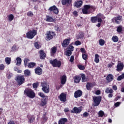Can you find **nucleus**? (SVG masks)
Returning <instances> with one entry per match:
<instances>
[{"label":"nucleus","instance_id":"20","mask_svg":"<svg viewBox=\"0 0 124 124\" xmlns=\"http://www.w3.org/2000/svg\"><path fill=\"white\" fill-rule=\"evenodd\" d=\"M82 94V91H81L80 90H78L75 92L74 97L75 98H78V97H81Z\"/></svg>","mask_w":124,"mask_h":124},{"label":"nucleus","instance_id":"52","mask_svg":"<svg viewBox=\"0 0 124 124\" xmlns=\"http://www.w3.org/2000/svg\"><path fill=\"white\" fill-rule=\"evenodd\" d=\"M78 68L80 70H84L85 69V66L82 65H78Z\"/></svg>","mask_w":124,"mask_h":124},{"label":"nucleus","instance_id":"1","mask_svg":"<svg viewBox=\"0 0 124 124\" xmlns=\"http://www.w3.org/2000/svg\"><path fill=\"white\" fill-rule=\"evenodd\" d=\"M94 10H95V7L91 5H84L82 9V13L85 15L93 13Z\"/></svg>","mask_w":124,"mask_h":124},{"label":"nucleus","instance_id":"38","mask_svg":"<svg viewBox=\"0 0 124 124\" xmlns=\"http://www.w3.org/2000/svg\"><path fill=\"white\" fill-rule=\"evenodd\" d=\"M7 17L8 20L9 21V22L13 21V19H14V16L13 14H10V15L8 16Z\"/></svg>","mask_w":124,"mask_h":124},{"label":"nucleus","instance_id":"44","mask_svg":"<svg viewBox=\"0 0 124 124\" xmlns=\"http://www.w3.org/2000/svg\"><path fill=\"white\" fill-rule=\"evenodd\" d=\"M65 55L67 57H70V56H71V55H72V51L68 49L66 51Z\"/></svg>","mask_w":124,"mask_h":124},{"label":"nucleus","instance_id":"55","mask_svg":"<svg viewBox=\"0 0 124 124\" xmlns=\"http://www.w3.org/2000/svg\"><path fill=\"white\" fill-rule=\"evenodd\" d=\"M17 48V46L16 45H14L12 48V52H14V51H16V49Z\"/></svg>","mask_w":124,"mask_h":124},{"label":"nucleus","instance_id":"53","mask_svg":"<svg viewBox=\"0 0 124 124\" xmlns=\"http://www.w3.org/2000/svg\"><path fill=\"white\" fill-rule=\"evenodd\" d=\"M82 43L80 42V41H76L75 42V45L76 46H79V45H81Z\"/></svg>","mask_w":124,"mask_h":124},{"label":"nucleus","instance_id":"41","mask_svg":"<svg viewBox=\"0 0 124 124\" xmlns=\"http://www.w3.org/2000/svg\"><path fill=\"white\" fill-rule=\"evenodd\" d=\"M99 44L100 46H103L105 44V41L102 39L99 40Z\"/></svg>","mask_w":124,"mask_h":124},{"label":"nucleus","instance_id":"15","mask_svg":"<svg viewBox=\"0 0 124 124\" xmlns=\"http://www.w3.org/2000/svg\"><path fill=\"white\" fill-rule=\"evenodd\" d=\"M47 102H48V96H46L45 98H43L41 99L40 105L43 107L44 106H45L46 104H47Z\"/></svg>","mask_w":124,"mask_h":124},{"label":"nucleus","instance_id":"61","mask_svg":"<svg viewBox=\"0 0 124 124\" xmlns=\"http://www.w3.org/2000/svg\"><path fill=\"white\" fill-rule=\"evenodd\" d=\"M70 61L71 62H74V56L72 55L71 56Z\"/></svg>","mask_w":124,"mask_h":124},{"label":"nucleus","instance_id":"58","mask_svg":"<svg viewBox=\"0 0 124 124\" xmlns=\"http://www.w3.org/2000/svg\"><path fill=\"white\" fill-rule=\"evenodd\" d=\"M83 116L84 118H87V117L89 116V113L87 112H85L84 113H83Z\"/></svg>","mask_w":124,"mask_h":124},{"label":"nucleus","instance_id":"37","mask_svg":"<svg viewBox=\"0 0 124 124\" xmlns=\"http://www.w3.org/2000/svg\"><path fill=\"white\" fill-rule=\"evenodd\" d=\"M82 57L83 60H84V61H87V59H89V56L88 55V54L87 53L82 54Z\"/></svg>","mask_w":124,"mask_h":124},{"label":"nucleus","instance_id":"46","mask_svg":"<svg viewBox=\"0 0 124 124\" xmlns=\"http://www.w3.org/2000/svg\"><path fill=\"white\" fill-rule=\"evenodd\" d=\"M68 50H69L71 51V52H72L73 51H74V46L71 45H69L68 47Z\"/></svg>","mask_w":124,"mask_h":124},{"label":"nucleus","instance_id":"60","mask_svg":"<svg viewBox=\"0 0 124 124\" xmlns=\"http://www.w3.org/2000/svg\"><path fill=\"white\" fill-rule=\"evenodd\" d=\"M42 118H43V120H45V121H47V119H48V118L46 117V113H45V114H43Z\"/></svg>","mask_w":124,"mask_h":124},{"label":"nucleus","instance_id":"62","mask_svg":"<svg viewBox=\"0 0 124 124\" xmlns=\"http://www.w3.org/2000/svg\"><path fill=\"white\" fill-rule=\"evenodd\" d=\"M101 93V92H100V90H97V91L95 92V94H96L97 95H99Z\"/></svg>","mask_w":124,"mask_h":124},{"label":"nucleus","instance_id":"23","mask_svg":"<svg viewBox=\"0 0 124 124\" xmlns=\"http://www.w3.org/2000/svg\"><path fill=\"white\" fill-rule=\"evenodd\" d=\"M106 79L108 83L111 82V81L114 80V76L112 74H109L107 76Z\"/></svg>","mask_w":124,"mask_h":124},{"label":"nucleus","instance_id":"19","mask_svg":"<svg viewBox=\"0 0 124 124\" xmlns=\"http://www.w3.org/2000/svg\"><path fill=\"white\" fill-rule=\"evenodd\" d=\"M96 17L98 19V23H102V19H105V17L101 13L97 14Z\"/></svg>","mask_w":124,"mask_h":124},{"label":"nucleus","instance_id":"3","mask_svg":"<svg viewBox=\"0 0 124 124\" xmlns=\"http://www.w3.org/2000/svg\"><path fill=\"white\" fill-rule=\"evenodd\" d=\"M15 80L17 84V86H21L25 83L26 78H25V76L22 75L16 77Z\"/></svg>","mask_w":124,"mask_h":124},{"label":"nucleus","instance_id":"17","mask_svg":"<svg viewBox=\"0 0 124 124\" xmlns=\"http://www.w3.org/2000/svg\"><path fill=\"white\" fill-rule=\"evenodd\" d=\"M59 98L61 101H62V102H65V101H66V94L63 93H61L59 96Z\"/></svg>","mask_w":124,"mask_h":124},{"label":"nucleus","instance_id":"18","mask_svg":"<svg viewBox=\"0 0 124 124\" xmlns=\"http://www.w3.org/2000/svg\"><path fill=\"white\" fill-rule=\"evenodd\" d=\"M27 118L28 119L29 124H33V122L35 121V117L34 115H28Z\"/></svg>","mask_w":124,"mask_h":124},{"label":"nucleus","instance_id":"13","mask_svg":"<svg viewBox=\"0 0 124 124\" xmlns=\"http://www.w3.org/2000/svg\"><path fill=\"white\" fill-rule=\"evenodd\" d=\"M124 63L119 62V63L117 64V67H116V70L118 72H120V71H123L124 70Z\"/></svg>","mask_w":124,"mask_h":124},{"label":"nucleus","instance_id":"50","mask_svg":"<svg viewBox=\"0 0 124 124\" xmlns=\"http://www.w3.org/2000/svg\"><path fill=\"white\" fill-rule=\"evenodd\" d=\"M104 116V112H103V111L102 110H100V111H99V117H103Z\"/></svg>","mask_w":124,"mask_h":124},{"label":"nucleus","instance_id":"43","mask_svg":"<svg viewBox=\"0 0 124 124\" xmlns=\"http://www.w3.org/2000/svg\"><path fill=\"white\" fill-rule=\"evenodd\" d=\"M123 31V26L122 25H120L117 27V32H122Z\"/></svg>","mask_w":124,"mask_h":124},{"label":"nucleus","instance_id":"45","mask_svg":"<svg viewBox=\"0 0 124 124\" xmlns=\"http://www.w3.org/2000/svg\"><path fill=\"white\" fill-rule=\"evenodd\" d=\"M39 86V82H35L32 84V87L34 89H37Z\"/></svg>","mask_w":124,"mask_h":124},{"label":"nucleus","instance_id":"63","mask_svg":"<svg viewBox=\"0 0 124 124\" xmlns=\"http://www.w3.org/2000/svg\"><path fill=\"white\" fill-rule=\"evenodd\" d=\"M108 96L109 97V98H111V97H113V93H109Z\"/></svg>","mask_w":124,"mask_h":124},{"label":"nucleus","instance_id":"35","mask_svg":"<svg viewBox=\"0 0 124 124\" xmlns=\"http://www.w3.org/2000/svg\"><path fill=\"white\" fill-rule=\"evenodd\" d=\"M94 62L96 63L99 62V55L97 54L95 55Z\"/></svg>","mask_w":124,"mask_h":124},{"label":"nucleus","instance_id":"24","mask_svg":"<svg viewBox=\"0 0 124 124\" xmlns=\"http://www.w3.org/2000/svg\"><path fill=\"white\" fill-rule=\"evenodd\" d=\"M35 73H36L37 75H41L42 74V68L40 67H37L35 69Z\"/></svg>","mask_w":124,"mask_h":124},{"label":"nucleus","instance_id":"14","mask_svg":"<svg viewBox=\"0 0 124 124\" xmlns=\"http://www.w3.org/2000/svg\"><path fill=\"white\" fill-rule=\"evenodd\" d=\"M48 10L50 12H53L54 14H59V9H58V8L55 5L49 7Z\"/></svg>","mask_w":124,"mask_h":124},{"label":"nucleus","instance_id":"49","mask_svg":"<svg viewBox=\"0 0 124 124\" xmlns=\"http://www.w3.org/2000/svg\"><path fill=\"white\" fill-rule=\"evenodd\" d=\"M27 15L29 17H32L33 16V13L31 11L28 12Z\"/></svg>","mask_w":124,"mask_h":124},{"label":"nucleus","instance_id":"25","mask_svg":"<svg viewBox=\"0 0 124 124\" xmlns=\"http://www.w3.org/2000/svg\"><path fill=\"white\" fill-rule=\"evenodd\" d=\"M92 88H93V83L87 82L86 84V89L88 91H91Z\"/></svg>","mask_w":124,"mask_h":124},{"label":"nucleus","instance_id":"6","mask_svg":"<svg viewBox=\"0 0 124 124\" xmlns=\"http://www.w3.org/2000/svg\"><path fill=\"white\" fill-rule=\"evenodd\" d=\"M49 62L52 64L53 67H58V68H60V67L62 66V62H61V61H58L57 59L50 60Z\"/></svg>","mask_w":124,"mask_h":124},{"label":"nucleus","instance_id":"28","mask_svg":"<svg viewBox=\"0 0 124 124\" xmlns=\"http://www.w3.org/2000/svg\"><path fill=\"white\" fill-rule=\"evenodd\" d=\"M56 53H57V47L54 46L51 48L50 54L51 56H54Z\"/></svg>","mask_w":124,"mask_h":124},{"label":"nucleus","instance_id":"22","mask_svg":"<svg viewBox=\"0 0 124 124\" xmlns=\"http://www.w3.org/2000/svg\"><path fill=\"white\" fill-rule=\"evenodd\" d=\"M40 59L41 60H45L46 58V53L44 52V50L41 49L39 51Z\"/></svg>","mask_w":124,"mask_h":124},{"label":"nucleus","instance_id":"33","mask_svg":"<svg viewBox=\"0 0 124 124\" xmlns=\"http://www.w3.org/2000/svg\"><path fill=\"white\" fill-rule=\"evenodd\" d=\"M81 81L82 82H88L89 81V79L86 78V75L84 74H81Z\"/></svg>","mask_w":124,"mask_h":124},{"label":"nucleus","instance_id":"54","mask_svg":"<svg viewBox=\"0 0 124 124\" xmlns=\"http://www.w3.org/2000/svg\"><path fill=\"white\" fill-rule=\"evenodd\" d=\"M80 51L82 54H86V53H87V51H86V49H85V48H81Z\"/></svg>","mask_w":124,"mask_h":124},{"label":"nucleus","instance_id":"26","mask_svg":"<svg viewBox=\"0 0 124 124\" xmlns=\"http://www.w3.org/2000/svg\"><path fill=\"white\" fill-rule=\"evenodd\" d=\"M74 82L76 84H78V83H80V81L81 80V77L79 76H76L74 77Z\"/></svg>","mask_w":124,"mask_h":124},{"label":"nucleus","instance_id":"48","mask_svg":"<svg viewBox=\"0 0 124 124\" xmlns=\"http://www.w3.org/2000/svg\"><path fill=\"white\" fill-rule=\"evenodd\" d=\"M30 61V59H24V65L25 66V67H26V66H28V62Z\"/></svg>","mask_w":124,"mask_h":124},{"label":"nucleus","instance_id":"8","mask_svg":"<svg viewBox=\"0 0 124 124\" xmlns=\"http://www.w3.org/2000/svg\"><path fill=\"white\" fill-rule=\"evenodd\" d=\"M54 36H56V33L52 31H48L46 33V40L47 41H50L51 39H53L54 38Z\"/></svg>","mask_w":124,"mask_h":124},{"label":"nucleus","instance_id":"29","mask_svg":"<svg viewBox=\"0 0 124 124\" xmlns=\"http://www.w3.org/2000/svg\"><path fill=\"white\" fill-rule=\"evenodd\" d=\"M16 65H17V66H20L22 63V59L20 57H17L16 59Z\"/></svg>","mask_w":124,"mask_h":124},{"label":"nucleus","instance_id":"47","mask_svg":"<svg viewBox=\"0 0 124 124\" xmlns=\"http://www.w3.org/2000/svg\"><path fill=\"white\" fill-rule=\"evenodd\" d=\"M38 94L39 95V96L42 97V98H45V97H46L43 93L39 92L38 93Z\"/></svg>","mask_w":124,"mask_h":124},{"label":"nucleus","instance_id":"59","mask_svg":"<svg viewBox=\"0 0 124 124\" xmlns=\"http://www.w3.org/2000/svg\"><path fill=\"white\" fill-rule=\"evenodd\" d=\"M79 37L80 39L84 38V33L83 32H81L79 34Z\"/></svg>","mask_w":124,"mask_h":124},{"label":"nucleus","instance_id":"32","mask_svg":"<svg viewBox=\"0 0 124 124\" xmlns=\"http://www.w3.org/2000/svg\"><path fill=\"white\" fill-rule=\"evenodd\" d=\"M24 75L25 77H29V76H31V71L29 69H26L24 70Z\"/></svg>","mask_w":124,"mask_h":124},{"label":"nucleus","instance_id":"30","mask_svg":"<svg viewBox=\"0 0 124 124\" xmlns=\"http://www.w3.org/2000/svg\"><path fill=\"white\" fill-rule=\"evenodd\" d=\"M66 82V76L63 75L61 78V84L62 85H64L65 83Z\"/></svg>","mask_w":124,"mask_h":124},{"label":"nucleus","instance_id":"56","mask_svg":"<svg viewBox=\"0 0 124 124\" xmlns=\"http://www.w3.org/2000/svg\"><path fill=\"white\" fill-rule=\"evenodd\" d=\"M5 68V66L3 64H0V70H3Z\"/></svg>","mask_w":124,"mask_h":124},{"label":"nucleus","instance_id":"4","mask_svg":"<svg viewBox=\"0 0 124 124\" xmlns=\"http://www.w3.org/2000/svg\"><path fill=\"white\" fill-rule=\"evenodd\" d=\"M36 34H37V31L33 29L32 31L31 30L29 31L26 33V37L29 39H32V38H33V37H34L36 35Z\"/></svg>","mask_w":124,"mask_h":124},{"label":"nucleus","instance_id":"57","mask_svg":"<svg viewBox=\"0 0 124 124\" xmlns=\"http://www.w3.org/2000/svg\"><path fill=\"white\" fill-rule=\"evenodd\" d=\"M121 102H117L114 104V106L115 107H119L121 105Z\"/></svg>","mask_w":124,"mask_h":124},{"label":"nucleus","instance_id":"16","mask_svg":"<svg viewBox=\"0 0 124 124\" xmlns=\"http://www.w3.org/2000/svg\"><path fill=\"white\" fill-rule=\"evenodd\" d=\"M62 5H65L66 6H70L72 3V0H62Z\"/></svg>","mask_w":124,"mask_h":124},{"label":"nucleus","instance_id":"5","mask_svg":"<svg viewBox=\"0 0 124 124\" xmlns=\"http://www.w3.org/2000/svg\"><path fill=\"white\" fill-rule=\"evenodd\" d=\"M42 90L45 93H50V87L47 82H41Z\"/></svg>","mask_w":124,"mask_h":124},{"label":"nucleus","instance_id":"21","mask_svg":"<svg viewBox=\"0 0 124 124\" xmlns=\"http://www.w3.org/2000/svg\"><path fill=\"white\" fill-rule=\"evenodd\" d=\"M46 22H56V18H54V16H46Z\"/></svg>","mask_w":124,"mask_h":124},{"label":"nucleus","instance_id":"11","mask_svg":"<svg viewBox=\"0 0 124 124\" xmlns=\"http://www.w3.org/2000/svg\"><path fill=\"white\" fill-rule=\"evenodd\" d=\"M74 7L76 8H80L83 5V1L82 0H78L75 1L73 4Z\"/></svg>","mask_w":124,"mask_h":124},{"label":"nucleus","instance_id":"2","mask_svg":"<svg viewBox=\"0 0 124 124\" xmlns=\"http://www.w3.org/2000/svg\"><path fill=\"white\" fill-rule=\"evenodd\" d=\"M24 94L27 95L30 98H34L35 97V93L34 91L31 88H27L24 90Z\"/></svg>","mask_w":124,"mask_h":124},{"label":"nucleus","instance_id":"51","mask_svg":"<svg viewBox=\"0 0 124 124\" xmlns=\"http://www.w3.org/2000/svg\"><path fill=\"white\" fill-rule=\"evenodd\" d=\"M34 46L35 47V48H36V49H39L40 46H39V44H38V42H36L34 44Z\"/></svg>","mask_w":124,"mask_h":124},{"label":"nucleus","instance_id":"42","mask_svg":"<svg viewBox=\"0 0 124 124\" xmlns=\"http://www.w3.org/2000/svg\"><path fill=\"white\" fill-rule=\"evenodd\" d=\"M114 91H113V89H109L108 88H106L105 90L106 93H113Z\"/></svg>","mask_w":124,"mask_h":124},{"label":"nucleus","instance_id":"12","mask_svg":"<svg viewBox=\"0 0 124 124\" xmlns=\"http://www.w3.org/2000/svg\"><path fill=\"white\" fill-rule=\"evenodd\" d=\"M70 40H71V39H65L63 42L62 43V46L63 47V48H66L69 45V44L70 43Z\"/></svg>","mask_w":124,"mask_h":124},{"label":"nucleus","instance_id":"9","mask_svg":"<svg viewBox=\"0 0 124 124\" xmlns=\"http://www.w3.org/2000/svg\"><path fill=\"white\" fill-rule=\"evenodd\" d=\"M112 23H115V24H117L120 25L121 24V22L123 21V16L120 15H118L116 17H114L112 20Z\"/></svg>","mask_w":124,"mask_h":124},{"label":"nucleus","instance_id":"34","mask_svg":"<svg viewBox=\"0 0 124 124\" xmlns=\"http://www.w3.org/2000/svg\"><path fill=\"white\" fill-rule=\"evenodd\" d=\"M5 62L6 64H10L11 63V58L6 57L5 59Z\"/></svg>","mask_w":124,"mask_h":124},{"label":"nucleus","instance_id":"27","mask_svg":"<svg viewBox=\"0 0 124 124\" xmlns=\"http://www.w3.org/2000/svg\"><path fill=\"white\" fill-rule=\"evenodd\" d=\"M65 123H67V119L65 118H63L60 119L59 121V124H65Z\"/></svg>","mask_w":124,"mask_h":124},{"label":"nucleus","instance_id":"40","mask_svg":"<svg viewBox=\"0 0 124 124\" xmlns=\"http://www.w3.org/2000/svg\"><path fill=\"white\" fill-rule=\"evenodd\" d=\"M123 79H124V73H123L121 76H118L117 78V80L121 81Z\"/></svg>","mask_w":124,"mask_h":124},{"label":"nucleus","instance_id":"7","mask_svg":"<svg viewBox=\"0 0 124 124\" xmlns=\"http://www.w3.org/2000/svg\"><path fill=\"white\" fill-rule=\"evenodd\" d=\"M101 99H102V97L101 96H94L93 97V100L94 102L93 106L94 107H96L100 104L101 102Z\"/></svg>","mask_w":124,"mask_h":124},{"label":"nucleus","instance_id":"10","mask_svg":"<svg viewBox=\"0 0 124 124\" xmlns=\"http://www.w3.org/2000/svg\"><path fill=\"white\" fill-rule=\"evenodd\" d=\"M80 112H82V107L79 108L75 107L73 109L71 110V113L72 114H80Z\"/></svg>","mask_w":124,"mask_h":124},{"label":"nucleus","instance_id":"31","mask_svg":"<svg viewBox=\"0 0 124 124\" xmlns=\"http://www.w3.org/2000/svg\"><path fill=\"white\" fill-rule=\"evenodd\" d=\"M35 65H36V63L35 62H29L28 63V64L27 65L28 67L29 68H33V67H34V66Z\"/></svg>","mask_w":124,"mask_h":124},{"label":"nucleus","instance_id":"39","mask_svg":"<svg viewBox=\"0 0 124 124\" xmlns=\"http://www.w3.org/2000/svg\"><path fill=\"white\" fill-rule=\"evenodd\" d=\"M111 39L113 42H118L119 41V37L116 35L113 36Z\"/></svg>","mask_w":124,"mask_h":124},{"label":"nucleus","instance_id":"36","mask_svg":"<svg viewBox=\"0 0 124 124\" xmlns=\"http://www.w3.org/2000/svg\"><path fill=\"white\" fill-rule=\"evenodd\" d=\"M92 23H96L98 21L97 17L96 16H92L91 17Z\"/></svg>","mask_w":124,"mask_h":124},{"label":"nucleus","instance_id":"64","mask_svg":"<svg viewBox=\"0 0 124 124\" xmlns=\"http://www.w3.org/2000/svg\"><path fill=\"white\" fill-rule=\"evenodd\" d=\"M8 124H15V122L13 121H10Z\"/></svg>","mask_w":124,"mask_h":124}]
</instances>
